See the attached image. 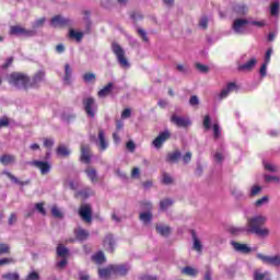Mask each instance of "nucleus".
<instances>
[{
	"label": "nucleus",
	"mask_w": 280,
	"mask_h": 280,
	"mask_svg": "<svg viewBox=\"0 0 280 280\" xmlns=\"http://www.w3.org/2000/svg\"><path fill=\"white\" fill-rule=\"evenodd\" d=\"M69 154L71 151L67 147L61 144L57 148V156H69Z\"/></svg>",
	"instance_id": "obj_34"
},
{
	"label": "nucleus",
	"mask_w": 280,
	"mask_h": 280,
	"mask_svg": "<svg viewBox=\"0 0 280 280\" xmlns=\"http://www.w3.org/2000/svg\"><path fill=\"white\" fill-rule=\"evenodd\" d=\"M92 259L95 261V264L102 265L106 261V256L103 252H98L92 256Z\"/></svg>",
	"instance_id": "obj_29"
},
{
	"label": "nucleus",
	"mask_w": 280,
	"mask_h": 280,
	"mask_svg": "<svg viewBox=\"0 0 280 280\" xmlns=\"http://www.w3.org/2000/svg\"><path fill=\"white\" fill-rule=\"evenodd\" d=\"M269 202H270V197L262 196L260 199L254 202V207L256 209H261V207H266V205H268Z\"/></svg>",
	"instance_id": "obj_24"
},
{
	"label": "nucleus",
	"mask_w": 280,
	"mask_h": 280,
	"mask_svg": "<svg viewBox=\"0 0 280 280\" xmlns=\"http://www.w3.org/2000/svg\"><path fill=\"white\" fill-rule=\"evenodd\" d=\"M35 209L36 211H38V213H40V215H47V210H45V203H35Z\"/></svg>",
	"instance_id": "obj_44"
},
{
	"label": "nucleus",
	"mask_w": 280,
	"mask_h": 280,
	"mask_svg": "<svg viewBox=\"0 0 280 280\" xmlns=\"http://www.w3.org/2000/svg\"><path fill=\"white\" fill-rule=\"evenodd\" d=\"M57 255L58 257H67V255H69V249L65 247V245H59L57 247Z\"/></svg>",
	"instance_id": "obj_38"
},
{
	"label": "nucleus",
	"mask_w": 280,
	"mask_h": 280,
	"mask_svg": "<svg viewBox=\"0 0 280 280\" xmlns=\"http://www.w3.org/2000/svg\"><path fill=\"white\" fill-rule=\"evenodd\" d=\"M170 137H172L170 130H164L152 141V145H154L156 150H161V148H163V143H165Z\"/></svg>",
	"instance_id": "obj_10"
},
{
	"label": "nucleus",
	"mask_w": 280,
	"mask_h": 280,
	"mask_svg": "<svg viewBox=\"0 0 280 280\" xmlns=\"http://www.w3.org/2000/svg\"><path fill=\"white\" fill-rule=\"evenodd\" d=\"M50 25L52 27H70L71 20L63 18L62 15H55L50 20Z\"/></svg>",
	"instance_id": "obj_11"
},
{
	"label": "nucleus",
	"mask_w": 280,
	"mask_h": 280,
	"mask_svg": "<svg viewBox=\"0 0 280 280\" xmlns=\"http://www.w3.org/2000/svg\"><path fill=\"white\" fill-rule=\"evenodd\" d=\"M171 121L175 124L178 128H187L188 126H191V120L187 117L173 115L171 117Z\"/></svg>",
	"instance_id": "obj_13"
},
{
	"label": "nucleus",
	"mask_w": 280,
	"mask_h": 280,
	"mask_svg": "<svg viewBox=\"0 0 280 280\" xmlns=\"http://www.w3.org/2000/svg\"><path fill=\"white\" fill-rule=\"evenodd\" d=\"M45 21H46L45 18H40L37 21H35L33 23V30H38V27H43V25H45Z\"/></svg>",
	"instance_id": "obj_51"
},
{
	"label": "nucleus",
	"mask_w": 280,
	"mask_h": 280,
	"mask_svg": "<svg viewBox=\"0 0 280 280\" xmlns=\"http://www.w3.org/2000/svg\"><path fill=\"white\" fill-rule=\"evenodd\" d=\"M130 115H132V110L130 108H126L121 113V119H129Z\"/></svg>",
	"instance_id": "obj_60"
},
{
	"label": "nucleus",
	"mask_w": 280,
	"mask_h": 280,
	"mask_svg": "<svg viewBox=\"0 0 280 280\" xmlns=\"http://www.w3.org/2000/svg\"><path fill=\"white\" fill-rule=\"evenodd\" d=\"M96 145L101 150V152H104L105 150H108V141L106 140V136L104 135V130H98V137L95 141Z\"/></svg>",
	"instance_id": "obj_14"
},
{
	"label": "nucleus",
	"mask_w": 280,
	"mask_h": 280,
	"mask_svg": "<svg viewBox=\"0 0 280 280\" xmlns=\"http://www.w3.org/2000/svg\"><path fill=\"white\" fill-rule=\"evenodd\" d=\"M98 277L101 279H110V277H115L113 271V265H109L106 268L100 269Z\"/></svg>",
	"instance_id": "obj_20"
},
{
	"label": "nucleus",
	"mask_w": 280,
	"mask_h": 280,
	"mask_svg": "<svg viewBox=\"0 0 280 280\" xmlns=\"http://www.w3.org/2000/svg\"><path fill=\"white\" fill-rule=\"evenodd\" d=\"M70 38H75V40H78L80 43V40H82L84 34H82V32H75L74 30H70Z\"/></svg>",
	"instance_id": "obj_41"
},
{
	"label": "nucleus",
	"mask_w": 280,
	"mask_h": 280,
	"mask_svg": "<svg viewBox=\"0 0 280 280\" xmlns=\"http://www.w3.org/2000/svg\"><path fill=\"white\" fill-rule=\"evenodd\" d=\"M51 213L54 218H57L59 220H62L65 218V215L62 214V211H60V209H58V207L56 206L51 208Z\"/></svg>",
	"instance_id": "obj_42"
},
{
	"label": "nucleus",
	"mask_w": 280,
	"mask_h": 280,
	"mask_svg": "<svg viewBox=\"0 0 280 280\" xmlns=\"http://www.w3.org/2000/svg\"><path fill=\"white\" fill-rule=\"evenodd\" d=\"M268 275V272L261 273V272H255L254 275V280H264L266 279V276Z\"/></svg>",
	"instance_id": "obj_62"
},
{
	"label": "nucleus",
	"mask_w": 280,
	"mask_h": 280,
	"mask_svg": "<svg viewBox=\"0 0 280 280\" xmlns=\"http://www.w3.org/2000/svg\"><path fill=\"white\" fill-rule=\"evenodd\" d=\"M28 165H32L33 167H36L37 170H39L43 176H47V174L51 172V162H48V161L35 160V161L28 162Z\"/></svg>",
	"instance_id": "obj_7"
},
{
	"label": "nucleus",
	"mask_w": 280,
	"mask_h": 280,
	"mask_svg": "<svg viewBox=\"0 0 280 280\" xmlns=\"http://www.w3.org/2000/svg\"><path fill=\"white\" fill-rule=\"evenodd\" d=\"M38 279H40V276H38V272L36 271L31 272L26 278V280H38Z\"/></svg>",
	"instance_id": "obj_61"
},
{
	"label": "nucleus",
	"mask_w": 280,
	"mask_h": 280,
	"mask_svg": "<svg viewBox=\"0 0 280 280\" xmlns=\"http://www.w3.org/2000/svg\"><path fill=\"white\" fill-rule=\"evenodd\" d=\"M79 215L81 217L83 222L91 224V222H93V210L91 209V205H82L79 209Z\"/></svg>",
	"instance_id": "obj_8"
},
{
	"label": "nucleus",
	"mask_w": 280,
	"mask_h": 280,
	"mask_svg": "<svg viewBox=\"0 0 280 280\" xmlns=\"http://www.w3.org/2000/svg\"><path fill=\"white\" fill-rule=\"evenodd\" d=\"M14 62L13 57H9L7 61L2 65V69H10L12 67V63Z\"/></svg>",
	"instance_id": "obj_57"
},
{
	"label": "nucleus",
	"mask_w": 280,
	"mask_h": 280,
	"mask_svg": "<svg viewBox=\"0 0 280 280\" xmlns=\"http://www.w3.org/2000/svg\"><path fill=\"white\" fill-rule=\"evenodd\" d=\"M140 209H142V211H147V212L152 211V202H150V201H142L140 203Z\"/></svg>",
	"instance_id": "obj_45"
},
{
	"label": "nucleus",
	"mask_w": 280,
	"mask_h": 280,
	"mask_svg": "<svg viewBox=\"0 0 280 280\" xmlns=\"http://www.w3.org/2000/svg\"><path fill=\"white\" fill-rule=\"evenodd\" d=\"M14 161H16L14 155L4 154V155L0 156V163L2 165H10V164L14 163Z\"/></svg>",
	"instance_id": "obj_28"
},
{
	"label": "nucleus",
	"mask_w": 280,
	"mask_h": 280,
	"mask_svg": "<svg viewBox=\"0 0 280 280\" xmlns=\"http://www.w3.org/2000/svg\"><path fill=\"white\" fill-rule=\"evenodd\" d=\"M84 172L91 183H97V171L95 168H85Z\"/></svg>",
	"instance_id": "obj_26"
},
{
	"label": "nucleus",
	"mask_w": 280,
	"mask_h": 280,
	"mask_svg": "<svg viewBox=\"0 0 280 280\" xmlns=\"http://www.w3.org/2000/svg\"><path fill=\"white\" fill-rule=\"evenodd\" d=\"M183 275H187L188 277H196L198 271L194 267L186 266L182 269Z\"/></svg>",
	"instance_id": "obj_36"
},
{
	"label": "nucleus",
	"mask_w": 280,
	"mask_h": 280,
	"mask_svg": "<svg viewBox=\"0 0 280 280\" xmlns=\"http://www.w3.org/2000/svg\"><path fill=\"white\" fill-rule=\"evenodd\" d=\"M83 107L88 115V117H95V113H97V104L95 103V98L86 97L83 98Z\"/></svg>",
	"instance_id": "obj_6"
},
{
	"label": "nucleus",
	"mask_w": 280,
	"mask_h": 280,
	"mask_svg": "<svg viewBox=\"0 0 280 280\" xmlns=\"http://www.w3.org/2000/svg\"><path fill=\"white\" fill-rule=\"evenodd\" d=\"M77 196H81V198H89L90 196H93V190H91V188H84L80 190Z\"/></svg>",
	"instance_id": "obj_40"
},
{
	"label": "nucleus",
	"mask_w": 280,
	"mask_h": 280,
	"mask_svg": "<svg viewBox=\"0 0 280 280\" xmlns=\"http://www.w3.org/2000/svg\"><path fill=\"white\" fill-rule=\"evenodd\" d=\"M248 25V20L246 19H236L233 23L232 30H234V32L236 34H242V30H244V26Z\"/></svg>",
	"instance_id": "obj_17"
},
{
	"label": "nucleus",
	"mask_w": 280,
	"mask_h": 280,
	"mask_svg": "<svg viewBox=\"0 0 280 280\" xmlns=\"http://www.w3.org/2000/svg\"><path fill=\"white\" fill-rule=\"evenodd\" d=\"M233 91H237V84L231 82L229 83L220 93L214 94V102H222V100H226Z\"/></svg>",
	"instance_id": "obj_5"
},
{
	"label": "nucleus",
	"mask_w": 280,
	"mask_h": 280,
	"mask_svg": "<svg viewBox=\"0 0 280 280\" xmlns=\"http://www.w3.org/2000/svg\"><path fill=\"white\" fill-rule=\"evenodd\" d=\"M264 180H265V183H267V184L273 183L275 185H277V184L280 183L279 176L268 175V174H265V175H264Z\"/></svg>",
	"instance_id": "obj_33"
},
{
	"label": "nucleus",
	"mask_w": 280,
	"mask_h": 280,
	"mask_svg": "<svg viewBox=\"0 0 280 280\" xmlns=\"http://www.w3.org/2000/svg\"><path fill=\"white\" fill-rule=\"evenodd\" d=\"M11 36H36V32L15 25L10 27Z\"/></svg>",
	"instance_id": "obj_9"
},
{
	"label": "nucleus",
	"mask_w": 280,
	"mask_h": 280,
	"mask_svg": "<svg viewBox=\"0 0 280 280\" xmlns=\"http://www.w3.org/2000/svg\"><path fill=\"white\" fill-rule=\"evenodd\" d=\"M126 148L129 152H135V150H137V144H135V141L132 140H129L127 143H126Z\"/></svg>",
	"instance_id": "obj_56"
},
{
	"label": "nucleus",
	"mask_w": 280,
	"mask_h": 280,
	"mask_svg": "<svg viewBox=\"0 0 280 280\" xmlns=\"http://www.w3.org/2000/svg\"><path fill=\"white\" fill-rule=\"evenodd\" d=\"M7 80L10 86L18 91H30V89H40V84L45 82V72H36L32 78L23 72H12Z\"/></svg>",
	"instance_id": "obj_1"
},
{
	"label": "nucleus",
	"mask_w": 280,
	"mask_h": 280,
	"mask_svg": "<svg viewBox=\"0 0 280 280\" xmlns=\"http://www.w3.org/2000/svg\"><path fill=\"white\" fill-rule=\"evenodd\" d=\"M256 66H257V57H252L245 63L238 66V69L241 71H250V70L255 69Z\"/></svg>",
	"instance_id": "obj_18"
},
{
	"label": "nucleus",
	"mask_w": 280,
	"mask_h": 280,
	"mask_svg": "<svg viewBox=\"0 0 280 280\" xmlns=\"http://www.w3.org/2000/svg\"><path fill=\"white\" fill-rule=\"evenodd\" d=\"M192 241L194 250H197V253H202V243L200 242V238L196 236V232H192Z\"/></svg>",
	"instance_id": "obj_25"
},
{
	"label": "nucleus",
	"mask_w": 280,
	"mask_h": 280,
	"mask_svg": "<svg viewBox=\"0 0 280 280\" xmlns=\"http://www.w3.org/2000/svg\"><path fill=\"white\" fill-rule=\"evenodd\" d=\"M203 128H205V130H211V116H209V115L205 116Z\"/></svg>",
	"instance_id": "obj_48"
},
{
	"label": "nucleus",
	"mask_w": 280,
	"mask_h": 280,
	"mask_svg": "<svg viewBox=\"0 0 280 280\" xmlns=\"http://www.w3.org/2000/svg\"><path fill=\"white\" fill-rule=\"evenodd\" d=\"M7 253H10V245L0 243V255H7Z\"/></svg>",
	"instance_id": "obj_53"
},
{
	"label": "nucleus",
	"mask_w": 280,
	"mask_h": 280,
	"mask_svg": "<svg viewBox=\"0 0 280 280\" xmlns=\"http://www.w3.org/2000/svg\"><path fill=\"white\" fill-rule=\"evenodd\" d=\"M74 235L78 240V242H85V240H89V231L82 229V228H77L74 230Z\"/></svg>",
	"instance_id": "obj_19"
},
{
	"label": "nucleus",
	"mask_w": 280,
	"mask_h": 280,
	"mask_svg": "<svg viewBox=\"0 0 280 280\" xmlns=\"http://www.w3.org/2000/svg\"><path fill=\"white\" fill-rule=\"evenodd\" d=\"M44 148H54V139H45Z\"/></svg>",
	"instance_id": "obj_64"
},
{
	"label": "nucleus",
	"mask_w": 280,
	"mask_h": 280,
	"mask_svg": "<svg viewBox=\"0 0 280 280\" xmlns=\"http://www.w3.org/2000/svg\"><path fill=\"white\" fill-rule=\"evenodd\" d=\"M257 259L261 260L265 266H273L275 268H280V255L268 256L261 253L256 254Z\"/></svg>",
	"instance_id": "obj_4"
},
{
	"label": "nucleus",
	"mask_w": 280,
	"mask_h": 280,
	"mask_svg": "<svg viewBox=\"0 0 280 280\" xmlns=\"http://www.w3.org/2000/svg\"><path fill=\"white\" fill-rule=\"evenodd\" d=\"M162 182L164 185H172V183H173L172 176H170V174H167V173H164Z\"/></svg>",
	"instance_id": "obj_55"
},
{
	"label": "nucleus",
	"mask_w": 280,
	"mask_h": 280,
	"mask_svg": "<svg viewBox=\"0 0 280 280\" xmlns=\"http://www.w3.org/2000/svg\"><path fill=\"white\" fill-rule=\"evenodd\" d=\"M261 186L254 185L249 189V198H255V196H259L261 194Z\"/></svg>",
	"instance_id": "obj_37"
},
{
	"label": "nucleus",
	"mask_w": 280,
	"mask_h": 280,
	"mask_svg": "<svg viewBox=\"0 0 280 280\" xmlns=\"http://www.w3.org/2000/svg\"><path fill=\"white\" fill-rule=\"evenodd\" d=\"M81 163H85L89 165L91 163V149L89 145H81V156H80Z\"/></svg>",
	"instance_id": "obj_15"
},
{
	"label": "nucleus",
	"mask_w": 280,
	"mask_h": 280,
	"mask_svg": "<svg viewBox=\"0 0 280 280\" xmlns=\"http://www.w3.org/2000/svg\"><path fill=\"white\" fill-rule=\"evenodd\" d=\"M62 78V82L66 85L71 84L72 80H73V74H71V71H66L63 72V74H60Z\"/></svg>",
	"instance_id": "obj_35"
},
{
	"label": "nucleus",
	"mask_w": 280,
	"mask_h": 280,
	"mask_svg": "<svg viewBox=\"0 0 280 280\" xmlns=\"http://www.w3.org/2000/svg\"><path fill=\"white\" fill-rule=\"evenodd\" d=\"M266 217L264 215H255L247 219V233H252L253 235H257L258 237H268L270 235V230L266 228H261L266 224Z\"/></svg>",
	"instance_id": "obj_2"
},
{
	"label": "nucleus",
	"mask_w": 280,
	"mask_h": 280,
	"mask_svg": "<svg viewBox=\"0 0 280 280\" xmlns=\"http://www.w3.org/2000/svg\"><path fill=\"white\" fill-rule=\"evenodd\" d=\"M215 163H222V161H224V154H222L221 152H217L213 155Z\"/></svg>",
	"instance_id": "obj_58"
},
{
	"label": "nucleus",
	"mask_w": 280,
	"mask_h": 280,
	"mask_svg": "<svg viewBox=\"0 0 280 280\" xmlns=\"http://www.w3.org/2000/svg\"><path fill=\"white\" fill-rule=\"evenodd\" d=\"M199 27H201L202 30H207V27H209V18L202 16L199 20Z\"/></svg>",
	"instance_id": "obj_47"
},
{
	"label": "nucleus",
	"mask_w": 280,
	"mask_h": 280,
	"mask_svg": "<svg viewBox=\"0 0 280 280\" xmlns=\"http://www.w3.org/2000/svg\"><path fill=\"white\" fill-rule=\"evenodd\" d=\"M2 278L7 280H19L21 279V276L19 275V272H9L4 273Z\"/></svg>",
	"instance_id": "obj_39"
},
{
	"label": "nucleus",
	"mask_w": 280,
	"mask_h": 280,
	"mask_svg": "<svg viewBox=\"0 0 280 280\" xmlns=\"http://www.w3.org/2000/svg\"><path fill=\"white\" fill-rule=\"evenodd\" d=\"M171 231L172 230L170 229V226H165V225H162V224L156 225V232L160 235L167 236V235H170Z\"/></svg>",
	"instance_id": "obj_31"
},
{
	"label": "nucleus",
	"mask_w": 280,
	"mask_h": 280,
	"mask_svg": "<svg viewBox=\"0 0 280 280\" xmlns=\"http://www.w3.org/2000/svg\"><path fill=\"white\" fill-rule=\"evenodd\" d=\"M271 56H272V48H269V49H267L266 55H265V62L266 63H270Z\"/></svg>",
	"instance_id": "obj_63"
},
{
	"label": "nucleus",
	"mask_w": 280,
	"mask_h": 280,
	"mask_svg": "<svg viewBox=\"0 0 280 280\" xmlns=\"http://www.w3.org/2000/svg\"><path fill=\"white\" fill-rule=\"evenodd\" d=\"M183 163L187 165V163L191 162V152H186V154L183 155L182 158Z\"/></svg>",
	"instance_id": "obj_59"
},
{
	"label": "nucleus",
	"mask_w": 280,
	"mask_h": 280,
	"mask_svg": "<svg viewBox=\"0 0 280 280\" xmlns=\"http://www.w3.org/2000/svg\"><path fill=\"white\" fill-rule=\"evenodd\" d=\"M112 91H113V83H108L98 92V97H108Z\"/></svg>",
	"instance_id": "obj_27"
},
{
	"label": "nucleus",
	"mask_w": 280,
	"mask_h": 280,
	"mask_svg": "<svg viewBox=\"0 0 280 280\" xmlns=\"http://www.w3.org/2000/svg\"><path fill=\"white\" fill-rule=\"evenodd\" d=\"M103 244L108 253H115V237H113V234H107Z\"/></svg>",
	"instance_id": "obj_16"
},
{
	"label": "nucleus",
	"mask_w": 280,
	"mask_h": 280,
	"mask_svg": "<svg viewBox=\"0 0 280 280\" xmlns=\"http://www.w3.org/2000/svg\"><path fill=\"white\" fill-rule=\"evenodd\" d=\"M138 36H140V38H142L143 43H148L150 39L148 38V33H145V31L143 28H138Z\"/></svg>",
	"instance_id": "obj_49"
},
{
	"label": "nucleus",
	"mask_w": 280,
	"mask_h": 280,
	"mask_svg": "<svg viewBox=\"0 0 280 280\" xmlns=\"http://www.w3.org/2000/svg\"><path fill=\"white\" fill-rule=\"evenodd\" d=\"M271 16H277L279 14V2H273L270 8Z\"/></svg>",
	"instance_id": "obj_50"
},
{
	"label": "nucleus",
	"mask_w": 280,
	"mask_h": 280,
	"mask_svg": "<svg viewBox=\"0 0 280 280\" xmlns=\"http://www.w3.org/2000/svg\"><path fill=\"white\" fill-rule=\"evenodd\" d=\"M112 51L116 55L117 61L120 65V67H122V69H128V67H130V63L126 58V51H124V48L119 44L113 42Z\"/></svg>",
	"instance_id": "obj_3"
},
{
	"label": "nucleus",
	"mask_w": 280,
	"mask_h": 280,
	"mask_svg": "<svg viewBox=\"0 0 280 280\" xmlns=\"http://www.w3.org/2000/svg\"><path fill=\"white\" fill-rule=\"evenodd\" d=\"M231 244L233 245V248L236 250V253H250V247H248L246 244H240L235 241H232Z\"/></svg>",
	"instance_id": "obj_21"
},
{
	"label": "nucleus",
	"mask_w": 280,
	"mask_h": 280,
	"mask_svg": "<svg viewBox=\"0 0 280 280\" xmlns=\"http://www.w3.org/2000/svg\"><path fill=\"white\" fill-rule=\"evenodd\" d=\"M180 156H183V154L180 153L179 150H176L167 154L166 161L167 163H178V161L180 160Z\"/></svg>",
	"instance_id": "obj_22"
},
{
	"label": "nucleus",
	"mask_w": 280,
	"mask_h": 280,
	"mask_svg": "<svg viewBox=\"0 0 280 280\" xmlns=\"http://www.w3.org/2000/svg\"><path fill=\"white\" fill-rule=\"evenodd\" d=\"M189 105L192 107L200 105V98H198L196 95L190 96L189 98Z\"/></svg>",
	"instance_id": "obj_52"
},
{
	"label": "nucleus",
	"mask_w": 280,
	"mask_h": 280,
	"mask_svg": "<svg viewBox=\"0 0 280 280\" xmlns=\"http://www.w3.org/2000/svg\"><path fill=\"white\" fill-rule=\"evenodd\" d=\"M212 130L214 139H218L222 135V129L220 128V124L218 122L213 125Z\"/></svg>",
	"instance_id": "obj_43"
},
{
	"label": "nucleus",
	"mask_w": 280,
	"mask_h": 280,
	"mask_svg": "<svg viewBox=\"0 0 280 280\" xmlns=\"http://www.w3.org/2000/svg\"><path fill=\"white\" fill-rule=\"evenodd\" d=\"M262 165L266 172H271V174H277V172H279V166H277L275 163L264 160Z\"/></svg>",
	"instance_id": "obj_23"
},
{
	"label": "nucleus",
	"mask_w": 280,
	"mask_h": 280,
	"mask_svg": "<svg viewBox=\"0 0 280 280\" xmlns=\"http://www.w3.org/2000/svg\"><path fill=\"white\" fill-rule=\"evenodd\" d=\"M83 80H84V82H95V74L94 73H85L84 75H83Z\"/></svg>",
	"instance_id": "obj_54"
},
{
	"label": "nucleus",
	"mask_w": 280,
	"mask_h": 280,
	"mask_svg": "<svg viewBox=\"0 0 280 280\" xmlns=\"http://www.w3.org/2000/svg\"><path fill=\"white\" fill-rule=\"evenodd\" d=\"M172 205H174V200L163 199V200L160 201V210L161 211H167V209H170V207H172Z\"/></svg>",
	"instance_id": "obj_30"
},
{
	"label": "nucleus",
	"mask_w": 280,
	"mask_h": 280,
	"mask_svg": "<svg viewBox=\"0 0 280 280\" xmlns=\"http://www.w3.org/2000/svg\"><path fill=\"white\" fill-rule=\"evenodd\" d=\"M112 269L114 272V277H126V275L130 272V265L128 264L112 265Z\"/></svg>",
	"instance_id": "obj_12"
},
{
	"label": "nucleus",
	"mask_w": 280,
	"mask_h": 280,
	"mask_svg": "<svg viewBox=\"0 0 280 280\" xmlns=\"http://www.w3.org/2000/svg\"><path fill=\"white\" fill-rule=\"evenodd\" d=\"M140 220L143 224H150L152 222V212H141Z\"/></svg>",
	"instance_id": "obj_32"
},
{
	"label": "nucleus",
	"mask_w": 280,
	"mask_h": 280,
	"mask_svg": "<svg viewBox=\"0 0 280 280\" xmlns=\"http://www.w3.org/2000/svg\"><path fill=\"white\" fill-rule=\"evenodd\" d=\"M231 194H232V196H234V198H236L237 200L244 198V192H242V191L240 190V188H232Z\"/></svg>",
	"instance_id": "obj_46"
}]
</instances>
